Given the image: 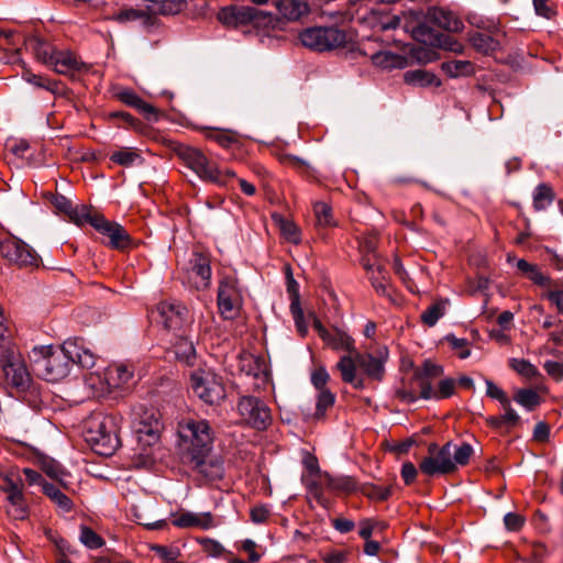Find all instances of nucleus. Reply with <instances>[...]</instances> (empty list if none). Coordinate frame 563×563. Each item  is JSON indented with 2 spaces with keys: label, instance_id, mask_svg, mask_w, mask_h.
<instances>
[{
  "label": "nucleus",
  "instance_id": "obj_5",
  "mask_svg": "<svg viewBox=\"0 0 563 563\" xmlns=\"http://www.w3.org/2000/svg\"><path fill=\"white\" fill-rule=\"evenodd\" d=\"M299 41L311 51L325 52L344 46L347 36L335 26H312L299 33Z\"/></svg>",
  "mask_w": 563,
  "mask_h": 563
},
{
  "label": "nucleus",
  "instance_id": "obj_55",
  "mask_svg": "<svg viewBox=\"0 0 563 563\" xmlns=\"http://www.w3.org/2000/svg\"><path fill=\"white\" fill-rule=\"evenodd\" d=\"M527 277L534 283L536 285L543 288V290H547L548 288L553 286V280L548 276L544 275L539 267L536 265L533 269L527 275Z\"/></svg>",
  "mask_w": 563,
  "mask_h": 563
},
{
  "label": "nucleus",
  "instance_id": "obj_30",
  "mask_svg": "<svg viewBox=\"0 0 563 563\" xmlns=\"http://www.w3.org/2000/svg\"><path fill=\"white\" fill-rule=\"evenodd\" d=\"M404 80L408 85L417 87H439L440 79L431 71L424 69H415L406 71Z\"/></svg>",
  "mask_w": 563,
  "mask_h": 563
},
{
  "label": "nucleus",
  "instance_id": "obj_28",
  "mask_svg": "<svg viewBox=\"0 0 563 563\" xmlns=\"http://www.w3.org/2000/svg\"><path fill=\"white\" fill-rule=\"evenodd\" d=\"M117 96L121 102L135 108L140 113L144 114L146 119L150 120L152 118H156V109L152 104L145 102L133 90L124 89L118 92Z\"/></svg>",
  "mask_w": 563,
  "mask_h": 563
},
{
  "label": "nucleus",
  "instance_id": "obj_47",
  "mask_svg": "<svg viewBox=\"0 0 563 563\" xmlns=\"http://www.w3.org/2000/svg\"><path fill=\"white\" fill-rule=\"evenodd\" d=\"M509 366L522 377L528 379L541 376L538 368L525 358H511Z\"/></svg>",
  "mask_w": 563,
  "mask_h": 563
},
{
  "label": "nucleus",
  "instance_id": "obj_1",
  "mask_svg": "<svg viewBox=\"0 0 563 563\" xmlns=\"http://www.w3.org/2000/svg\"><path fill=\"white\" fill-rule=\"evenodd\" d=\"M119 421L117 416L102 412L88 417L85 422V437L96 453L110 456L120 446Z\"/></svg>",
  "mask_w": 563,
  "mask_h": 563
},
{
  "label": "nucleus",
  "instance_id": "obj_52",
  "mask_svg": "<svg viewBox=\"0 0 563 563\" xmlns=\"http://www.w3.org/2000/svg\"><path fill=\"white\" fill-rule=\"evenodd\" d=\"M328 485L333 490L350 494L356 490V483L352 477L330 478Z\"/></svg>",
  "mask_w": 563,
  "mask_h": 563
},
{
  "label": "nucleus",
  "instance_id": "obj_4",
  "mask_svg": "<svg viewBox=\"0 0 563 563\" xmlns=\"http://www.w3.org/2000/svg\"><path fill=\"white\" fill-rule=\"evenodd\" d=\"M181 162L190 168L201 180L220 186H229L236 178L234 170L220 169L198 148L184 146L177 151Z\"/></svg>",
  "mask_w": 563,
  "mask_h": 563
},
{
  "label": "nucleus",
  "instance_id": "obj_27",
  "mask_svg": "<svg viewBox=\"0 0 563 563\" xmlns=\"http://www.w3.org/2000/svg\"><path fill=\"white\" fill-rule=\"evenodd\" d=\"M376 247L377 236L375 234L363 236L362 240L360 241V250L364 254L362 258V265L367 272H382L380 265L377 263L374 256Z\"/></svg>",
  "mask_w": 563,
  "mask_h": 563
},
{
  "label": "nucleus",
  "instance_id": "obj_59",
  "mask_svg": "<svg viewBox=\"0 0 563 563\" xmlns=\"http://www.w3.org/2000/svg\"><path fill=\"white\" fill-rule=\"evenodd\" d=\"M547 374L553 379L560 382L563 379V362L545 361L543 365Z\"/></svg>",
  "mask_w": 563,
  "mask_h": 563
},
{
  "label": "nucleus",
  "instance_id": "obj_25",
  "mask_svg": "<svg viewBox=\"0 0 563 563\" xmlns=\"http://www.w3.org/2000/svg\"><path fill=\"white\" fill-rule=\"evenodd\" d=\"M456 382L453 378H444L439 382L438 388H433L431 382L421 383V395L423 399H444L451 397L455 391Z\"/></svg>",
  "mask_w": 563,
  "mask_h": 563
},
{
  "label": "nucleus",
  "instance_id": "obj_48",
  "mask_svg": "<svg viewBox=\"0 0 563 563\" xmlns=\"http://www.w3.org/2000/svg\"><path fill=\"white\" fill-rule=\"evenodd\" d=\"M553 200V194L550 187L544 184L539 185L536 188L533 195V206L537 210H543L551 205Z\"/></svg>",
  "mask_w": 563,
  "mask_h": 563
},
{
  "label": "nucleus",
  "instance_id": "obj_11",
  "mask_svg": "<svg viewBox=\"0 0 563 563\" xmlns=\"http://www.w3.org/2000/svg\"><path fill=\"white\" fill-rule=\"evenodd\" d=\"M0 367L8 384L16 388H25L30 383V374L21 354L13 344L0 358Z\"/></svg>",
  "mask_w": 563,
  "mask_h": 563
},
{
  "label": "nucleus",
  "instance_id": "obj_41",
  "mask_svg": "<svg viewBox=\"0 0 563 563\" xmlns=\"http://www.w3.org/2000/svg\"><path fill=\"white\" fill-rule=\"evenodd\" d=\"M67 216L69 220L77 225L89 223L91 227H93V220L96 218H100L101 214L93 212L87 206L81 205L71 207V211H69Z\"/></svg>",
  "mask_w": 563,
  "mask_h": 563
},
{
  "label": "nucleus",
  "instance_id": "obj_36",
  "mask_svg": "<svg viewBox=\"0 0 563 563\" xmlns=\"http://www.w3.org/2000/svg\"><path fill=\"white\" fill-rule=\"evenodd\" d=\"M372 63L382 68H401L405 64L404 57L398 54L380 51L371 56Z\"/></svg>",
  "mask_w": 563,
  "mask_h": 563
},
{
  "label": "nucleus",
  "instance_id": "obj_58",
  "mask_svg": "<svg viewBox=\"0 0 563 563\" xmlns=\"http://www.w3.org/2000/svg\"><path fill=\"white\" fill-rule=\"evenodd\" d=\"M486 394L490 398L498 400L501 406L510 400L506 393L492 380H486Z\"/></svg>",
  "mask_w": 563,
  "mask_h": 563
},
{
  "label": "nucleus",
  "instance_id": "obj_24",
  "mask_svg": "<svg viewBox=\"0 0 563 563\" xmlns=\"http://www.w3.org/2000/svg\"><path fill=\"white\" fill-rule=\"evenodd\" d=\"M429 19L439 27L457 33L464 27L462 20L452 11L443 8H433L429 11Z\"/></svg>",
  "mask_w": 563,
  "mask_h": 563
},
{
  "label": "nucleus",
  "instance_id": "obj_39",
  "mask_svg": "<svg viewBox=\"0 0 563 563\" xmlns=\"http://www.w3.org/2000/svg\"><path fill=\"white\" fill-rule=\"evenodd\" d=\"M206 137L217 142L220 146L228 148L239 142L240 135L232 130L208 129Z\"/></svg>",
  "mask_w": 563,
  "mask_h": 563
},
{
  "label": "nucleus",
  "instance_id": "obj_54",
  "mask_svg": "<svg viewBox=\"0 0 563 563\" xmlns=\"http://www.w3.org/2000/svg\"><path fill=\"white\" fill-rule=\"evenodd\" d=\"M445 340L450 343L452 350L456 352L460 358H466L471 355L467 340L459 339L454 335H448Z\"/></svg>",
  "mask_w": 563,
  "mask_h": 563
},
{
  "label": "nucleus",
  "instance_id": "obj_51",
  "mask_svg": "<svg viewBox=\"0 0 563 563\" xmlns=\"http://www.w3.org/2000/svg\"><path fill=\"white\" fill-rule=\"evenodd\" d=\"M80 541L89 549H99L103 545L102 538L88 527L81 528Z\"/></svg>",
  "mask_w": 563,
  "mask_h": 563
},
{
  "label": "nucleus",
  "instance_id": "obj_42",
  "mask_svg": "<svg viewBox=\"0 0 563 563\" xmlns=\"http://www.w3.org/2000/svg\"><path fill=\"white\" fill-rule=\"evenodd\" d=\"M21 76L26 82L35 87L46 89L53 93H56L58 91L57 81L51 80L47 77L41 75H35L26 67L23 68Z\"/></svg>",
  "mask_w": 563,
  "mask_h": 563
},
{
  "label": "nucleus",
  "instance_id": "obj_60",
  "mask_svg": "<svg viewBox=\"0 0 563 563\" xmlns=\"http://www.w3.org/2000/svg\"><path fill=\"white\" fill-rule=\"evenodd\" d=\"M329 374L324 367L317 368L311 375V383L318 389H327L325 386L329 382Z\"/></svg>",
  "mask_w": 563,
  "mask_h": 563
},
{
  "label": "nucleus",
  "instance_id": "obj_14",
  "mask_svg": "<svg viewBox=\"0 0 563 563\" xmlns=\"http://www.w3.org/2000/svg\"><path fill=\"white\" fill-rule=\"evenodd\" d=\"M157 313L164 327L173 331L186 332L192 321L189 310L175 301L159 302Z\"/></svg>",
  "mask_w": 563,
  "mask_h": 563
},
{
  "label": "nucleus",
  "instance_id": "obj_18",
  "mask_svg": "<svg viewBox=\"0 0 563 563\" xmlns=\"http://www.w3.org/2000/svg\"><path fill=\"white\" fill-rule=\"evenodd\" d=\"M188 282L200 290L207 289L211 282L210 258L202 252H194L190 260V271L188 272Z\"/></svg>",
  "mask_w": 563,
  "mask_h": 563
},
{
  "label": "nucleus",
  "instance_id": "obj_57",
  "mask_svg": "<svg viewBox=\"0 0 563 563\" xmlns=\"http://www.w3.org/2000/svg\"><path fill=\"white\" fill-rule=\"evenodd\" d=\"M291 312L295 320L297 331L303 336L306 335L308 328L305 322L303 312L298 302L291 303Z\"/></svg>",
  "mask_w": 563,
  "mask_h": 563
},
{
  "label": "nucleus",
  "instance_id": "obj_45",
  "mask_svg": "<svg viewBox=\"0 0 563 563\" xmlns=\"http://www.w3.org/2000/svg\"><path fill=\"white\" fill-rule=\"evenodd\" d=\"M445 305L446 301L444 300L433 302L421 313V321L428 327H433L438 320L443 317L445 312Z\"/></svg>",
  "mask_w": 563,
  "mask_h": 563
},
{
  "label": "nucleus",
  "instance_id": "obj_40",
  "mask_svg": "<svg viewBox=\"0 0 563 563\" xmlns=\"http://www.w3.org/2000/svg\"><path fill=\"white\" fill-rule=\"evenodd\" d=\"M514 400L528 411H532L541 404V397L533 389L520 388L516 390Z\"/></svg>",
  "mask_w": 563,
  "mask_h": 563
},
{
  "label": "nucleus",
  "instance_id": "obj_32",
  "mask_svg": "<svg viewBox=\"0 0 563 563\" xmlns=\"http://www.w3.org/2000/svg\"><path fill=\"white\" fill-rule=\"evenodd\" d=\"M470 42L476 51L486 55L493 54L500 48L499 40L482 32L473 33L470 36Z\"/></svg>",
  "mask_w": 563,
  "mask_h": 563
},
{
  "label": "nucleus",
  "instance_id": "obj_34",
  "mask_svg": "<svg viewBox=\"0 0 563 563\" xmlns=\"http://www.w3.org/2000/svg\"><path fill=\"white\" fill-rule=\"evenodd\" d=\"M109 157L111 162L123 167H130L143 162L140 152L133 147H121L113 151Z\"/></svg>",
  "mask_w": 563,
  "mask_h": 563
},
{
  "label": "nucleus",
  "instance_id": "obj_61",
  "mask_svg": "<svg viewBox=\"0 0 563 563\" xmlns=\"http://www.w3.org/2000/svg\"><path fill=\"white\" fill-rule=\"evenodd\" d=\"M250 515L254 523H263L269 517V509L264 505L254 506Z\"/></svg>",
  "mask_w": 563,
  "mask_h": 563
},
{
  "label": "nucleus",
  "instance_id": "obj_12",
  "mask_svg": "<svg viewBox=\"0 0 563 563\" xmlns=\"http://www.w3.org/2000/svg\"><path fill=\"white\" fill-rule=\"evenodd\" d=\"M70 362L67 360L63 347L35 362L36 374L47 382H58L69 373Z\"/></svg>",
  "mask_w": 563,
  "mask_h": 563
},
{
  "label": "nucleus",
  "instance_id": "obj_44",
  "mask_svg": "<svg viewBox=\"0 0 563 563\" xmlns=\"http://www.w3.org/2000/svg\"><path fill=\"white\" fill-rule=\"evenodd\" d=\"M443 369L441 366L433 364L431 362H426L422 368L417 372L415 377V387L419 389V396L421 395V383L422 382H431L432 378L439 377L442 374Z\"/></svg>",
  "mask_w": 563,
  "mask_h": 563
},
{
  "label": "nucleus",
  "instance_id": "obj_46",
  "mask_svg": "<svg viewBox=\"0 0 563 563\" xmlns=\"http://www.w3.org/2000/svg\"><path fill=\"white\" fill-rule=\"evenodd\" d=\"M474 453V449L470 443H462L461 445L453 444L452 448V463L454 471L457 466H464L470 462L471 456Z\"/></svg>",
  "mask_w": 563,
  "mask_h": 563
},
{
  "label": "nucleus",
  "instance_id": "obj_23",
  "mask_svg": "<svg viewBox=\"0 0 563 563\" xmlns=\"http://www.w3.org/2000/svg\"><path fill=\"white\" fill-rule=\"evenodd\" d=\"M60 75H74L88 69L87 65L69 51H57L51 65Z\"/></svg>",
  "mask_w": 563,
  "mask_h": 563
},
{
  "label": "nucleus",
  "instance_id": "obj_35",
  "mask_svg": "<svg viewBox=\"0 0 563 563\" xmlns=\"http://www.w3.org/2000/svg\"><path fill=\"white\" fill-rule=\"evenodd\" d=\"M43 493L59 508L60 511H71L73 501L55 485L51 483H43Z\"/></svg>",
  "mask_w": 563,
  "mask_h": 563
},
{
  "label": "nucleus",
  "instance_id": "obj_37",
  "mask_svg": "<svg viewBox=\"0 0 563 563\" xmlns=\"http://www.w3.org/2000/svg\"><path fill=\"white\" fill-rule=\"evenodd\" d=\"M273 220L278 225L282 235L290 243L298 244L300 242V230L290 220L279 214H273Z\"/></svg>",
  "mask_w": 563,
  "mask_h": 563
},
{
  "label": "nucleus",
  "instance_id": "obj_22",
  "mask_svg": "<svg viewBox=\"0 0 563 563\" xmlns=\"http://www.w3.org/2000/svg\"><path fill=\"white\" fill-rule=\"evenodd\" d=\"M142 412H137L139 420L135 423L136 432L142 439L143 435L148 438V442L157 441L159 438V432L162 430V423L159 418L156 416L154 410L140 408Z\"/></svg>",
  "mask_w": 563,
  "mask_h": 563
},
{
  "label": "nucleus",
  "instance_id": "obj_6",
  "mask_svg": "<svg viewBox=\"0 0 563 563\" xmlns=\"http://www.w3.org/2000/svg\"><path fill=\"white\" fill-rule=\"evenodd\" d=\"M134 369L132 365L125 363H113L103 372L101 379L99 374L90 373L86 377V383L97 393L103 394L113 389L128 387L133 378Z\"/></svg>",
  "mask_w": 563,
  "mask_h": 563
},
{
  "label": "nucleus",
  "instance_id": "obj_33",
  "mask_svg": "<svg viewBox=\"0 0 563 563\" xmlns=\"http://www.w3.org/2000/svg\"><path fill=\"white\" fill-rule=\"evenodd\" d=\"M174 353L177 360L191 364L196 356V350L191 340L186 335V332H181L177 335V341L174 343Z\"/></svg>",
  "mask_w": 563,
  "mask_h": 563
},
{
  "label": "nucleus",
  "instance_id": "obj_63",
  "mask_svg": "<svg viewBox=\"0 0 563 563\" xmlns=\"http://www.w3.org/2000/svg\"><path fill=\"white\" fill-rule=\"evenodd\" d=\"M156 14L157 13L154 12L151 7H148L147 9H143L142 18H140L137 21L145 29H150L152 26H155L157 23Z\"/></svg>",
  "mask_w": 563,
  "mask_h": 563
},
{
  "label": "nucleus",
  "instance_id": "obj_64",
  "mask_svg": "<svg viewBox=\"0 0 563 563\" xmlns=\"http://www.w3.org/2000/svg\"><path fill=\"white\" fill-rule=\"evenodd\" d=\"M347 552L346 551H331L328 553H324L322 555V561L324 563H346L347 561Z\"/></svg>",
  "mask_w": 563,
  "mask_h": 563
},
{
  "label": "nucleus",
  "instance_id": "obj_8",
  "mask_svg": "<svg viewBox=\"0 0 563 563\" xmlns=\"http://www.w3.org/2000/svg\"><path fill=\"white\" fill-rule=\"evenodd\" d=\"M218 307L225 319H234L240 314L243 307V289L234 275H225L220 278Z\"/></svg>",
  "mask_w": 563,
  "mask_h": 563
},
{
  "label": "nucleus",
  "instance_id": "obj_15",
  "mask_svg": "<svg viewBox=\"0 0 563 563\" xmlns=\"http://www.w3.org/2000/svg\"><path fill=\"white\" fill-rule=\"evenodd\" d=\"M0 253L9 263L20 267L37 265L35 252L14 236L5 238L0 242Z\"/></svg>",
  "mask_w": 563,
  "mask_h": 563
},
{
  "label": "nucleus",
  "instance_id": "obj_62",
  "mask_svg": "<svg viewBox=\"0 0 563 563\" xmlns=\"http://www.w3.org/2000/svg\"><path fill=\"white\" fill-rule=\"evenodd\" d=\"M505 526L510 531H518L523 525V518L520 515L509 512L504 518Z\"/></svg>",
  "mask_w": 563,
  "mask_h": 563
},
{
  "label": "nucleus",
  "instance_id": "obj_7",
  "mask_svg": "<svg viewBox=\"0 0 563 563\" xmlns=\"http://www.w3.org/2000/svg\"><path fill=\"white\" fill-rule=\"evenodd\" d=\"M191 388L197 397L209 405H216L225 398L222 378L211 369L199 368L190 376Z\"/></svg>",
  "mask_w": 563,
  "mask_h": 563
},
{
  "label": "nucleus",
  "instance_id": "obj_21",
  "mask_svg": "<svg viewBox=\"0 0 563 563\" xmlns=\"http://www.w3.org/2000/svg\"><path fill=\"white\" fill-rule=\"evenodd\" d=\"M172 523L177 528H198L208 530L216 526L211 512L179 511L173 516Z\"/></svg>",
  "mask_w": 563,
  "mask_h": 563
},
{
  "label": "nucleus",
  "instance_id": "obj_2",
  "mask_svg": "<svg viewBox=\"0 0 563 563\" xmlns=\"http://www.w3.org/2000/svg\"><path fill=\"white\" fill-rule=\"evenodd\" d=\"M177 433L185 457L212 451L214 431L206 419L184 418L178 422Z\"/></svg>",
  "mask_w": 563,
  "mask_h": 563
},
{
  "label": "nucleus",
  "instance_id": "obj_10",
  "mask_svg": "<svg viewBox=\"0 0 563 563\" xmlns=\"http://www.w3.org/2000/svg\"><path fill=\"white\" fill-rule=\"evenodd\" d=\"M238 412L245 423L257 430H265L272 422L271 409L256 397H241L238 402Z\"/></svg>",
  "mask_w": 563,
  "mask_h": 563
},
{
  "label": "nucleus",
  "instance_id": "obj_20",
  "mask_svg": "<svg viewBox=\"0 0 563 563\" xmlns=\"http://www.w3.org/2000/svg\"><path fill=\"white\" fill-rule=\"evenodd\" d=\"M279 20L287 22H298L307 16L310 7L305 0H273Z\"/></svg>",
  "mask_w": 563,
  "mask_h": 563
},
{
  "label": "nucleus",
  "instance_id": "obj_31",
  "mask_svg": "<svg viewBox=\"0 0 563 563\" xmlns=\"http://www.w3.org/2000/svg\"><path fill=\"white\" fill-rule=\"evenodd\" d=\"M29 45L35 59L43 65L51 67L57 49L48 42H45L38 37L31 40Z\"/></svg>",
  "mask_w": 563,
  "mask_h": 563
},
{
  "label": "nucleus",
  "instance_id": "obj_26",
  "mask_svg": "<svg viewBox=\"0 0 563 563\" xmlns=\"http://www.w3.org/2000/svg\"><path fill=\"white\" fill-rule=\"evenodd\" d=\"M3 490L7 493V499L9 501V507L7 509V512L10 517H12L15 520H22L26 517V509L23 504V495L21 489L10 483V485Z\"/></svg>",
  "mask_w": 563,
  "mask_h": 563
},
{
  "label": "nucleus",
  "instance_id": "obj_49",
  "mask_svg": "<svg viewBox=\"0 0 563 563\" xmlns=\"http://www.w3.org/2000/svg\"><path fill=\"white\" fill-rule=\"evenodd\" d=\"M334 395L329 389L319 390L316 406V416L318 418L323 417L327 409L332 407V405L334 404Z\"/></svg>",
  "mask_w": 563,
  "mask_h": 563
},
{
  "label": "nucleus",
  "instance_id": "obj_16",
  "mask_svg": "<svg viewBox=\"0 0 563 563\" xmlns=\"http://www.w3.org/2000/svg\"><path fill=\"white\" fill-rule=\"evenodd\" d=\"M186 460L190 468L208 482L220 479L224 474L222 459L211 452H201Z\"/></svg>",
  "mask_w": 563,
  "mask_h": 563
},
{
  "label": "nucleus",
  "instance_id": "obj_56",
  "mask_svg": "<svg viewBox=\"0 0 563 563\" xmlns=\"http://www.w3.org/2000/svg\"><path fill=\"white\" fill-rule=\"evenodd\" d=\"M554 287L555 284L553 283V286L548 288L542 296L548 298L551 303L555 306L558 311L563 314V289H556Z\"/></svg>",
  "mask_w": 563,
  "mask_h": 563
},
{
  "label": "nucleus",
  "instance_id": "obj_53",
  "mask_svg": "<svg viewBox=\"0 0 563 563\" xmlns=\"http://www.w3.org/2000/svg\"><path fill=\"white\" fill-rule=\"evenodd\" d=\"M504 413L500 415L504 427L515 428L520 422V417L512 408L510 400L501 406Z\"/></svg>",
  "mask_w": 563,
  "mask_h": 563
},
{
  "label": "nucleus",
  "instance_id": "obj_50",
  "mask_svg": "<svg viewBox=\"0 0 563 563\" xmlns=\"http://www.w3.org/2000/svg\"><path fill=\"white\" fill-rule=\"evenodd\" d=\"M360 490L364 496L374 500H386L390 496V489L383 486L363 485Z\"/></svg>",
  "mask_w": 563,
  "mask_h": 563
},
{
  "label": "nucleus",
  "instance_id": "obj_19",
  "mask_svg": "<svg viewBox=\"0 0 563 563\" xmlns=\"http://www.w3.org/2000/svg\"><path fill=\"white\" fill-rule=\"evenodd\" d=\"M62 347L70 363L78 364L86 368L93 367L96 355L82 339H68L63 343Z\"/></svg>",
  "mask_w": 563,
  "mask_h": 563
},
{
  "label": "nucleus",
  "instance_id": "obj_43",
  "mask_svg": "<svg viewBox=\"0 0 563 563\" xmlns=\"http://www.w3.org/2000/svg\"><path fill=\"white\" fill-rule=\"evenodd\" d=\"M313 211L318 227L331 228L336 225V221L333 218L332 209L328 203L323 201L316 202L313 205Z\"/></svg>",
  "mask_w": 563,
  "mask_h": 563
},
{
  "label": "nucleus",
  "instance_id": "obj_17",
  "mask_svg": "<svg viewBox=\"0 0 563 563\" xmlns=\"http://www.w3.org/2000/svg\"><path fill=\"white\" fill-rule=\"evenodd\" d=\"M93 228L109 239V245L113 249L124 250L131 244L125 229L117 222L108 221L102 214L93 220Z\"/></svg>",
  "mask_w": 563,
  "mask_h": 563
},
{
  "label": "nucleus",
  "instance_id": "obj_13",
  "mask_svg": "<svg viewBox=\"0 0 563 563\" xmlns=\"http://www.w3.org/2000/svg\"><path fill=\"white\" fill-rule=\"evenodd\" d=\"M219 21L228 26H239L253 23L258 25L271 18V13L250 5H231L223 8L218 14Z\"/></svg>",
  "mask_w": 563,
  "mask_h": 563
},
{
  "label": "nucleus",
  "instance_id": "obj_29",
  "mask_svg": "<svg viewBox=\"0 0 563 563\" xmlns=\"http://www.w3.org/2000/svg\"><path fill=\"white\" fill-rule=\"evenodd\" d=\"M330 347L336 351H347L349 355H354V340L345 332L333 329L323 340Z\"/></svg>",
  "mask_w": 563,
  "mask_h": 563
},
{
  "label": "nucleus",
  "instance_id": "obj_3",
  "mask_svg": "<svg viewBox=\"0 0 563 563\" xmlns=\"http://www.w3.org/2000/svg\"><path fill=\"white\" fill-rule=\"evenodd\" d=\"M343 382L353 385L356 389L364 388V380L356 375V368H361L369 378L380 380L384 376V358L374 357L372 354H361L354 351V355H344L336 365Z\"/></svg>",
  "mask_w": 563,
  "mask_h": 563
},
{
  "label": "nucleus",
  "instance_id": "obj_9",
  "mask_svg": "<svg viewBox=\"0 0 563 563\" xmlns=\"http://www.w3.org/2000/svg\"><path fill=\"white\" fill-rule=\"evenodd\" d=\"M452 448V442L445 443L442 448L430 444L428 455L419 463L420 471L428 476L453 473Z\"/></svg>",
  "mask_w": 563,
  "mask_h": 563
},
{
  "label": "nucleus",
  "instance_id": "obj_38",
  "mask_svg": "<svg viewBox=\"0 0 563 563\" xmlns=\"http://www.w3.org/2000/svg\"><path fill=\"white\" fill-rule=\"evenodd\" d=\"M442 70L450 77L470 76L474 74V65L468 60H448L442 63Z\"/></svg>",
  "mask_w": 563,
  "mask_h": 563
}]
</instances>
